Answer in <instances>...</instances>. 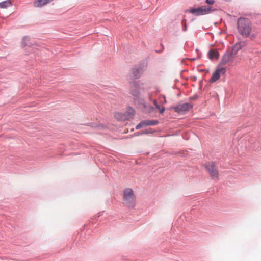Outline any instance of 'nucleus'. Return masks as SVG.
Returning <instances> with one entry per match:
<instances>
[{"label": "nucleus", "instance_id": "obj_1", "mask_svg": "<svg viewBox=\"0 0 261 261\" xmlns=\"http://www.w3.org/2000/svg\"><path fill=\"white\" fill-rule=\"evenodd\" d=\"M238 31L244 38L248 37L252 30L251 22L248 18L240 17L237 22Z\"/></svg>", "mask_w": 261, "mask_h": 261}, {"label": "nucleus", "instance_id": "obj_2", "mask_svg": "<svg viewBox=\"0 0 261 261\" xmlns=\"http://www.w3.org/2000/svg\"><path fill=\"white\" fill-rule=\"evenodd\" d=\"M123 203L129 208H133L135 205V196L131 188H126L123 191Z\"/></svg>", "mask_w": 261, "mask_h": 261}, {"label": "nucleus", "instance_id": "obj_3", "mask_svg": "<svg viewBox=\"0 0 261 261\" xmlns=\"http://www.w3.org/2000/svg\"><path fill=\"white\" fill-rule=\"evenodd\" d=\"M135 114V111L132 107H128L123 113L115 112V117L118 120L124 121L130 120Z\"/></svg>", "mask_w": 261, "mask_h": 261}, {"label": "nucleus", "instance_id": "obj_4", "mask_svg": "<svg viewBox=\"0 0 261 261\" xmlns=\"http://www.w3.org/2000/svg\"><path fill=\"white\" fill-rule=\"evenodd\" d=\"M130 86V93L133 96V98L137 97L140 95V89L143 85L139 81H133L129 83Z\"/></svg>", "mask_w": 261, "mask_h": 261}, {"label": "nucleus", "instance_id": "obj_5", "mask_svg": "<svg viewBox=\"0 0 261 261\" xmlns=\"http://www.w3.org/2000/svg\"><path fill=\"white\" fill-rule=\"evenodd\" d=\"M205 167L208 171L211 177L213 179H217L219 177L218 168L216 166L215 163L214 162H208L206 163Z\"/></svg>", "mask_w": 261, "mask_h": 261}, {"label": "nucleus", "instance_id": "obj_6", "mask_svg": "<svg viewBox=\"0 0 261 261\" xmlns=\"http://www.w3.org/2000/svg\"><path fill=\"white\" fill-rule=\"evenodd\" d=\"M146 65L144 62L136 65L132 69L133 79H138L145 70Z\"/></svg>", "mask_w": 261, "mask_h": 261}, {"label": "nucleus", "instance_id": "obj_7", "mask_svg": "<svg viewBox=\"0 0 261 261\" xmlns=\"http://www.w3.org/2000/svg\"><path fill=\"white\" fill-rule=\"evenodd\" d=\"M135 103H137L139 107L142 108L146 110L148 112H151L154 108L150 105L148 104L143 98L141 97L140 96H137L134 98Z\"/></svg>", "mask_w": 261, "mask_h": 261}, {"label": "nucleus", "instance_id": "obj_8", "mask_svg": "<svg viewBox=\"0 0 261 261\" xmlns=\"http://www.w3.org/2000/svg\"><path fill=\"white\" fill-rule=\"evenodd\" d=\"M193 107V105L190 103L186 102L184 103H178L175 106L171 107L170 109H173L175 112L179 114L184 112H188Z\"/></svg>", "mask_w": 261, "mask_h": 261}, {"label": "nucleus", "instance_id": "obj_9", "mask_svg": "<svg viewBox=\"0 0 261 261\" xmlns=\"http://www.w3.org/2000/svg\"><path fill=\"white\" fill-rule=\"evenodd\" d=\"M189 12V13L195 16H200L205 15V5L197 8H191L189 10H186L185 12Z\"/></svg>", "mask_w": 261, "mask_h": 261}, {"label": "nucleus", "instance_id": "obj_10", "mask_svg": "<svg viewBox=\"0 0 261 261\" xmlns=\"http://www.w3.org/2000/svg\"><path fill=\"white\" fill-rule=\"evenodd\" d=\"M235 57V56L230 51V50H227L223 55L221 60L219 64V65H225Z\"/></svg>", "mask_w": 261, "mask_h": 261}, {"label": "nucleus", "instance_id": "obj_11", "mask_svg": "<svg viewBox=\"0 0 261 261\" xmlns=\"http://www.w3.org/2000/svg\"><path fill=\"white\" fill-rule=\"evenodd\" d=\"M245 44V42H238L236 43L234 45L231 46V50L230 51L236 56L238 52L243 47V45Z\"/></svg>", "mask_w": 261, "mask_h": 261}, {"label": "nucleus", "instance_id": "obj_12", "mask_svg": "<svg viewBox=\"0 0 261 261\" xmlns=\"http://www.w3.org/2000/svg\"><path fill=\"white\" fill-rule=\"evenodd\" d=\"M208 56L210 60H213L214 59H218L220 54L217 50H210L208 52Z\"/></svg>", "mask_w": 261, "mask_h": 261}, {"label": "nucleus", "instance_id": "obj_13", "mask_svg": "<svg viewBox=\"0 0 261 261\" xmlns=\"http://www.w3.org/2000/svg\"><path fill=\"white\" fill-rule=\"evenodd\" d=\"M221 77V74H220V71H218L217 68L215 70V71L213 73L212 77L209 80L208 82L210 83H214L217 80H218Z\"/></svg>", "mask_w": 261, "mask_h": 261}, {"label": "nucleus", "instance_id": "obj_14", "mask_svg": "<svg viewBox=\"0 0 261 261\" xmlns=\"http://www.w3.org/2000/svg\"><path fill=\"white\" fill-rule=\"evenodd\" d=\"M144 127L148 126H154L159 123V121L157 120H142Z\"/></svg>", "mask_w": 261, "mask_h": 261}, {"label": "nucleus", "instance_id": "obj_15", "mask_svg": "<svg viewBox=\"0 0 261 261\" xmlns=\"http://www.w3.org/2000/svg\"><path fill=\"white\" fill-rule=\"evenodd\" d=\"M11 5L12 3L10 0L4 1L0 3V7L1 8H6Z\"/></svg>", "mask_w": 261, "mask_h": 261}, {"label": "nucleus", "instance_id": "obj_16", "mask_svg": "<svg viewBox=\"0 0 261 261\" xmlns=\"http://www.w3.org/2000/svg\"><path fill=\"white\" fill-rule=\"evenodd\" d=\"M29 40V37L27 36H24L22 37V44L21 46L23 48H24L25 46L29 45L30 46L31 44H28L27 42V41Z\"/></svg>", "mask_w": 261, "mask_h": 261}, {"label": "nucleus", "instance_id": "obj_17", "mask_svg": "<svg viewBox=\"0 0 261 261\" xmlns=\"http://www.w3.org/2000/svg\"><path fill=\"white\" fill-rule=\"evenodd\" d=\"M155 132L154 130H153L151 128H149V129H143V130H141V133H140V134H145V135H148V134H152L153 133H154Z\"/></svg>", "mask_w": 261, "mask_h": 261}, {"label": "nucleus", "instance_id": "obj_18", "mask_svg": "<svg viewBox=\"0 0 261 261\" xmlns=\"http://www.w3.org/2000/svg\"><path fill=\"white\" fill-rule=\"evenodd\" d=\"M97 130H101L108 129V126L105 124L97 123Z\"/></svg>", "mask_w": 261, "mask_h": 261}, {"label": "nucleus", "instance_id": "obj_19", "mask_svg": "<svg viewBox=\"0 0 261 261\" xmlns=\"http://www.w3.org/2000/svg\"><path fill=\"white\" fill-rule=\"evenodd\" d=\"M181 24L182 26V31L186 32L187 30V20L184 18L181 21Z\"/></svg>", "mask_w": 261, "mask_h": 261}, {"label": "nucleus", "instance_id": "obj_20", "mask_svg": "<svg viewBox=\"0 0 261 261\" xmlns=\"http://www.w3.org/2000/svg\"><path fill=\"white\" fill-rule=\"evenodd\" d=\"M205 14H210L212 13L215 10V9H213L212 7L209 6L207 7L206 6H205Z\"/></svg>", "mask_w": 261, "mask_h": 261}, {"label": "nucleus", "instance_id": "obj_21", "mask_svg": "<svg viewBox=\"0 0 261 261\" xmlns=\"http://www.w3.org/2000/svg\"><path fill=\"white\" fill-rule=\"evenodd\" d=\"M218 71H220V74H225L226 72V69L225 67L217 68Z\"/></svg>", "mask_w": 261, "mask_h": 261}, {"label": "nucleus", "instance_id": "obj_22", "mask_svg": "<svg viewBox=\"0 0 261 261\" xmlns=\"http://www.w3.org/2000/svg\"><path fill=\"white\" fill-rule=\"evenodd\" d=\"M199 96L197 94H195L194 96L189 98V100H195L199 98Z\"/></svg>", "mask_w": 261, "mask_h": 261}, {"label": "nucleus", "instance_id": "obj_23", "mask_svg": "<svg viewBox=\"0 0 261 261\" xmlns=\"http://www.w3.org/2000/svg\"><path fill=\"white\" fill-rule=\"evenodd\" d=\"M144 127L143 123V121H141L139 124H138L136 126L135 129H139L140 128H141L142 127Z\"/></svg>", "mask_w": 261, "mask_h": 261}, {"label": "nucleus", "instance_id": "obj_24", "mask_svg": "<svg viewBox=\"0 0 261 261\" xmlns=\"http://www.w3.org/2000/svg\"><path fill=\"white\" fill-rule=\"evenodd\" d=\"M97 123H89L87 124V125L92 128L96 129L97 128Z\"/></svg>", "mask_w": 261, "mask_h": 261}, {"label": "nucleus", "instance_id": "obj_25", "mask_svg": "<svg viewBox=\"0 0 261 261\" xmlns=\"http://www.w3.org/2000/svg\"><path fill=\"white\" fill-rule=\"evenodd\" d=\"M251 40H254L256 37V34L255 33L251 34L249 36Z\"/></svg>", "mask_w": 261, "mask_h": 261}, {"label": "nucleus", "instance_id": "obj_26", "mask_svg": "<svg viewBox=\"0 0 261 261\" xmlns=\"http://www.w3.org/2000/svg\"><path fill=\"white\" fill-rule=\"evenodd\" d=\"M153 104L154 105V106L155 107V108L157 109H160V105L158 103L157 100L156 99L154 100H153Z\"/></svg>", "mask_w": 261, "mask_h": 261}, {"label": "nucleus", "instance_id": "obj_27", "mask_svg": "<svg viewBox=\"0 0 261 261\" xmlns=\"http://www.w3.org/2000/svg\"><path fill=\"white\" fill-rule=\"evenodd\" d=\"M205 3L210 5H213L215 3L214 0H205Z\"/></svg>", "mask_w": 261, "mask_h": 261}, {"label": "nucleus", "instance_id": "obj_28", "mask_svg": "<svg viewBox=\"0 0 261 261\" xmlns=\"http://www.w3.org/2000/svg\"><path fill=\"white\" fill-rule=\"evenodd\" d=\"M159 110H160V113L163 114L165 110V108L164 107H162V108L160 107V109Z\"/></svg>", "mask_w": 261, "mask_h": 261}, {"label": "nucleus", "instance_id": "obj_29", "mask_svg": "<svg viewBox=\"0 0 261 261\" xmlns=\"http://www.w3.org/2000/svg\"><path fill=\"white\" fill-rule=\"evenodd\" d=\"M103 212L98 213L97 214V215H96V216H94V217H94V218L95 219H96L97 218L99 217L100 216L101 214Z\"/></svg>", "mask_w": 261, "mask_h": 261}, {"label": "nucleus", "instance_id": "obj_30", "mask_svg": "<svg viewBox=\"0 0 261 261\" xmlns=\"http://www.w3.org/2000/svg\"><path fill=\"white\" fill-rule=\"evenodd\" d=\"M140 133H141V130H140L139 132L135 133L134 135L135 136H139V135H142V134H140Z\"/></svg>", "mask_w": 261, "mask_h": 261}, {"label": "nucleus", "instance_id": "obj_31", "mask_svg": "<svg viewBox=\"0 0 261 261\" xmlns=\"http://www.w3.org/2000/svg\"><path fill=\"white\" fill-rule=\"evenodd\" d=\"M163 49H161L159 50H155V51L157 53H161L163 51Z\"/></svg>", "mask_w": 261, "mask_h": 261}, {"label": "nucleus", "instance_id": "obj_32", "mask_svg": "<svg viewBox=\"0 0 261 261\" xmlns=\"http://www.w3.org/2000/svg\"><path fill=\"white\" fill-rule=\"evenodd\" d=\"M191 78L194 81H196L197 80V77L196 76H192Z\"/></svg>", "mask_w": 261, "mask_h": 261}, {"label": "nucleus", "instance_id": "obj_33", "mask_svg": "<svg viewBox=\"0 0 261 261\" xmlns=\"http://www.w3.org/2000/svg\"><path fill=\"white\" fill-rule=\"evenodd\" d=\"M161 47H162V49H164V45H163L162 43H161Z\"/></svg>", "mask_w": 261, "mask_h": 261}, {"label": "nucleus", "instance_id": "obj_34", "mask_svg": "<svg viewBox=\"0 0 261 261\" xmlns=\"http://www.w3.org/2000/svg\"><path fill=\"white\" fill-rule=\"evenodd\" d=\"M204 71V69H201V70H200V72H203V71Z\"/></svg>", "mask_w": 261, "mask_h": 261}, {"label": "nucleus", "instance_id": "obj_35", "mask_svg": "<svg viewBox=\"0 0 261 261\" xmlns=\"http://www.w3.org/2000/svg\"><path fill=\"white\" fill-rule=\"evenodd\" d=\"M191 60H195V58H192V59H191Z\"/></svg>", "mask_w": 261, "mask_h": 261}, {"label": "nucleus", "instance_id": "obj_36", "mask_svg": "<svg viewBox=\"0 0 261 261\" xmlns=\"http://www.w3.org/2000/svg\"><path fill=\"white\" fill-rule=\"evenodd\" d=\"M201 88H202V87H201V86H200V87H199V89H201Z\"/></svg>", "mask_w": 261, "mask_h": 261}, {"label": "nucleus", "instance_id": "obj_37", "mask_svg": "<svg viewBox=\"0 0 261 261\" xmlns=\"http://www.w3.org/2000/svg\"><path fill=\"white\" fill-rule=\"evenodd\" d=\"M198 49L197 48V49H196V51H198Z\"/></svg>", "mask_w": 261, "mask_h": 261}]
</instances>
